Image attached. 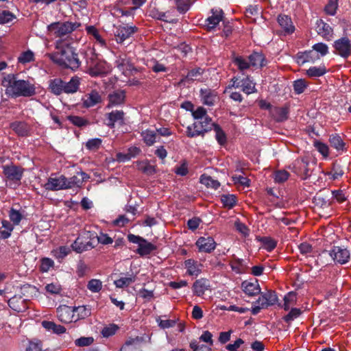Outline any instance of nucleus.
Listing matches in <instances>:
<instances>
[{"mask_svg":"<svg viewBox=\"0 0 351 351\" xmlns=\"http://www.w3.org/2000/svg\"><path fill=\"white\" fill-rule=\"evenodd\" d=\"M88 64L89 73L92 76H99L106 73V63L102 61L95 60L93 58L87 61Z\"/></svg>","mask_w":351,"mask_h":351,"instance_id":"23","label":"nucleus"},{"mask_svg":"<svg viewBox=\"0 0 351 351\" xmlns=\"http://www.w3.org/2000/svg\"><path fill=\"white\" fill-rule=\"evenodd\" d=\"M241 289L246 295L250 297L257 295L261 293V287L256 279H254L253 281H243L241 283Z\"/></svg>","mask_w":351,"mask_h":351,"instance_id":"18","label":"nucleus"},{"mask_svg":"<svg viewBox=\"0 0 351 351\" xmlns=\"http://www.w3.org/2000/svg\"><path fill=\"white\" fill-rule=\"evenodd\" d=\"M34 58V53L30 50H27L26 51L23 52L21 54V56L18 58V60L20 63L25 64L33 61Z\"/></svg>","mask_w":351,"mask_h":351,"instance_id":"62","label":"nucleus"},{"mask_svg":"<svg viewBox=\"0 0 351 351\" xmlns=\"http://www.w3.org/2000/svg\"><path fill=\"white\" fill-rule=\"evenodd\" d=\"M307 86L308 84L304 79H298L295 80L293 84L294 92L298 95L304 93Z\"/></svg>","mask_w":351,"mask_h":351,"instance_id":"52","label":"nucleus"},{"mask_svg":"<svg viewBox=\"0 0 351 351\" xmlns=\"http://www.w3.org/2000/svg\"><path fill=\"white\" fill-rule=\"evenodd\" d=\"M202 103L208 106H213L217 99V93L215 90L209 88H201L199 90Z\"/></svg>","mask_w":351,"mask_h":351,"instance_id":"24","label":"nucleus"},{"mask_svg":"<svg viewBox=\"0 0 351 351\" xmlns=\"http://www.w3.org/2000/svg\"><path fill=\"white\" fill-rule=\"evenodd\" d=\"M230 265L232 270L237 274H243L246 269L243 259L239 258H234L233 260L231 261Z\"/></svg>","mask_w":351,"mask_h":351,"instance_id":"42","label":"nucleus"},{"mask_svg":"<svg viewBox=\"0 0 351 351\" xmlns=\"http://www.w3.org/2000/svg\"><path fill=\"white\" fill-rule=\"evenodd\" d=\"M8 304L10 308L18 313L25 312L28 308L26 305V300H22L21 297L16 295L11 298Z\"/></svg>","mask_w":351,"mask_h":351,"instance_id":"26","label":"nucleus"},{"mask_svg":"<svg viewBox=\"0 0 351 351\" xmlns=\"http://www.w3.org/2000/svg\"><path fill=\"white\" fill-rule=\"evenodd\" d=\"M344 172L341 165L337 162L332 164V171L330 174L333 180H337L343 175Z\"/></svg>","mask_w":351,"mask_h":351,"instance_id":"63","label":"nucleus"},{"mask_svg":"<svg viewBox=\"0 0 351 351\" xmlns=\"http://www.w3.org/2000/svg\"><path fill=\"white\" fill-rule=\"evenodd\" d=\"M332 47L335 49L334 53L344 59H347L351 55V41L347 36L336 40Z\"/></svg>","mask_w":351,"mask_h":351,"instance_id":"6","label":"nucleus"},{"mask_svg":"<svg viewBox=\"0 0 351 351\" xmlns=\"http://www.w3.org/2000/svg\"><path fill=\"white\" fill-rule=\"evenodd\" d=\"M75 315V322L78 319H85L91 315V307L90 306H79L73 307Z\"/></svg>","mask_w":351,"mask_h":351,"instance_id":"39","label":"nucleus"},{"mask_svg":"<svg viewBox=\"0 0 351 351\" xmlns=\"http://www.w3.org/2000/svg\"><path fill=\"white\" fill-rule=\"evenodd\" d=\"M87 288L92 293H98L102 289V282L99 279H91L88 282Z\"/></svg>","mask_w":351,"mask_h":351,"instance_id":"54","label":"nucleus"},{"mask_svg":"<svg viewBox=\"0 0 351 351\" xmlns=\"http://www.w3.org/2000/svg\"><path fill=\"white\" fill-rule=\"evenodd\" d=\"M232 62L241 72H244L251 67L249 64L248 57L245 58L243 56L234 55L232 58Z\"/></svg>","mask_w":351,"mask_h":351,"instance_id":"30","label":"nucleus"},{"mask_svg":"<svg viewBox=\"0 0 351 351\" xmlns=\"http://www.w3.org/2000/svg\"><path fill=\"white\" fill-rule=\"evenodd\" d=\"M2 85L5 88V94L10 98L30 97L36 95V87L28 80L19 79L16 75L5 76Z\"/></svg>","mask_w":351,"mask_h":351,"instance_id":"2","label":"nucleus"},{"mask_svg":"<svg viewBox=\"0 0 351 351\" xmlns=\"http://www.w3.org/2000/svg\"><path fill=\"white\" fill-rule=\"evenodd\" d=\"M260 241L267 252H271L277 245V241L270 237H263L260 239Z\"/></svg>","mask_w":351,"mask_h":351,"instance_id":"47","label":"nucleus"},{"mask_svg":"<svg viewBox=\"0 0 351 351\" xmlns=\"http://www.w3.org/2000/svg\"><path fill=\"white\" fill-rule=\"evenodd\" d=\"M176 9L180 14L186 13L191 8V0H174Z\"/></svg>","mask_w":351,"mask_h":351,"instance_id":"50","label":"nucleus"},{"mask_svg":"<svg viewBox=\"0 0 351 351\" xmlns=\"http://www.w3.org/2000/svg\"><path fill=\"white\" fill-rule=\"evenodd\" d=\"M329 255L335 263L340 265L346 264L350 258V251L343 246H333L329 251Z\"/></svg>","mask_w":351,"mask_h":351,"instance_id":"8","label":"nucleus"},{"mask_svg":"<svg viewBox=\"0 0 351 351\" xmlns=\"http://www.w3.org/2000/svg\"><path fill=\"white\" fill-rule=\"evenodd\" d=\"M261 296L255 303L262 305L263 308L274 305L278 302V296L274 291L269 290L267 292L260 293Z\"/></svg>","mask_w":351,"mask_h":351,"instance_id":"15","label":"nucleus"},{"mask_svg":"<svg viewBox=\"0 0 351 351\" xmlns=\"http://www.w3.org/2000/svg\"><path fill=\"white\" fill-rule=\"evenodd\" d=\"M220 199L223 206L228 209L232 208L237 204V197L233 194L221 195Z\"/></svg>","mask_w":351,"mask_h":351,"instance_id":"43","label":"nucleus"},{"mask_svg":"<svg viewBox=\"0 0 351 351\" xmlns=\"http://www.w3.org/2000/svg\"><path fill=\"white\" fill-rule=\"evenodd\" d=\"M289 177V173L286 170H279L274 173V181L276 183H283Z\"/></svg>","mask_w":351,"mask_h":351,"instance_id":"59","label":"nucleus"},{"mask_svg":"<svg viewBox=\"0 0 351 351\" xmlns=\"http://www.w3.org/2000/svg\"><path fill=\"white\" fill-rule=\"evenodd\" d=\"M101 101V98L99 93L96 90H92L90 93L86 95V99H84V106L86 108H90L95 106Z\"/></svg>","mask_w":351,"mask_h":351,"instance_id":"33","label":"nucleus"},{"mask_svg":"<svg viewBox=\"0 0 351 351\" xmlns=\"http://www.w3.org/2000/svg\"><path fill=\"white\" fill-rule=\"evenodd\" d=\"M67 119L74 125L82 128L84 126H86L89 124L88 120L84 119L82 117L75 116V115H69L67 117Z\"/></svg>","mask_w":351,"mask_h":351,"instance_id":"49","label":"nucleus"},{"mask_svg":"<svg viewBox=\"0 0 351 351\" xmlns=\"http://www.w3.org/2000/svg\"><path fill=\"white\" fill-rule=\"evenodd\" d=\"M211 13L212 15L205 20V26L208 31L214 29L224 19V14L221 9H212Z\"/></svg>","mask_w":351,"mask_h":351,"instance_id":"13","label":"nucleus"},{"mask_svg":"<svg viewBox=\"0 0 351 351\" xmlns=\"http://www.w3.org/2000/svg\"><path fill=\"white\" fill-rule=\"evenodd\" d=\"M204 73V69L200 67L194 68L187 73V75L182 77L180 82H192L199 80Z\"/></svg>","mask_w":351,"mask_h":351,"instance_id":"32","label":"nucleus"},{"mask_svg":"<svg viewBox=\"0 0 351 351\" xmlns=\"http://www.w3.org/2000/svg\"><path fill=\"white\" fill-rule=\"evenodd\" d=\"M57 316L58 319L62 323L75 322V315L73 307L66 305L60 306L57 308Z\"/></svg>","mask_w":351,"mask_h":351,"instance_id":"12","label":"nucleus"},{"mask_svg":"<svg viewBox=\"0 0 351 351\" xmlns=\"http://www.w3.org/2000/svg\"><path fill=\"white\" fill-rule=\"evenodd\" d=\"M338 1L339 0H328L324 8V11L327 14L334 16L336 14L338 8Z\"/></svg>","mask_w":351,"mask_h":351,"instance_id":"57","label":"nucleus"},{"mask_svg":"<svg viewBox=\"0 0 351 351\" xmlns=\"http://www.w3.org/2000/svg\"><path fill=\"white\" fill-rule=\"evenodd\" d=\"M47 191H60L66 189V176L60 175L57 176L52 173L47 182L43 185Z\"/></svg>","mask_w":351,"mask_h":351,"instance_id":"9","label":"nucleus"},{"mask_svg":"<svg viewBox=\"0 0 351 351\" xmlns=\"http://www.w3.org/2000/svg\"><path fill=\"white\" fill-rule=\"evenodd\" d=\"M42 326L49 331H52L53 333L57 335H61L66 332V328L62 325H58L53 322L51 321H43Z\"/></svg>","mask_w":351,"mask_h":351,"instance_id":"36","label":"nucleus"},{"mask_svg":"<svg viewBox=\"0 0 351 351\" xmlns=\"http://www.w3.org/2000/svg\"><path fill=\"white\" fill-rule=\"evenodd\" d=\"M241 88L244 93L250 95L257 92L255 83L253 82L250 76H247L245 78L241 80Z\"/></svg>","mask_w":351,"mask_h":351,"instance_id":"35","label":"nucleus"},{"mask_svg":"<svg viewBox=\"0 0 351 351\" xmlns=\"http://www.w3.org/2000/svg\"><path fill=\"white\" fill-rule=\"evenodd\" d=\"M16 16L10 11L3 10L0 12V24L8 23L15 19Z\"/></svg>","mask_w":351,"mask_h":351,"instance_id":"58","label":"nucleus"},{"mask_svg":"<svg viewBox=\"0 0 351 351\" xmlns=\"http://www.w3.org/2000/svg\"><path fill=\"white\" fill-rule=\"evenodd\" d=\"M64 81L61 78H54L49 81V89L55 95H60L64 93Z\"/></svg>","mask_w":351,"mask_h":351,"instance_id":"29","label":"nucleus"},{"mask_svg":"<svg viewBox=\"0 0 351 351\" xmlns=\"http://www.w3.org/2000/svg\"><path fill=\"white\" fill-rule=\"evenodd\" d=\"M53 266L54 262L49 258H43L40 260V270L42 272H47Z\"/></svg>","mask_w":351,"mask_h":351,"instance_id":"60","label":"nucleus"},{"mask_svg":"<svg viewBox=\"0 0 351 351\" xmlns=\"http://www.w3.org/2000/svg\"><path fill=\"white\" fill-rule=\"evenodd\" d=\"M247 57L250 66L255 69H262L267 64V60L262 52L254 51Z\"/></svg>","mask_w":351,"mask_h":351,"instance_id":"17","label":"nucleus"},{"mask_svg":"<svg viewBox=\"0 0 351 351\" xmlns=\"http://www.w3.org/2000/svg\"><path fill=\"white\" fill-rule=\"evenodd\" d=\"M144 143L147 146H152L156 142V134L154 131L146 130L141 134Z\"/></svg>","mask_w":351,"mask_h":351,"instance_id":"48","label":"nucleus"},{"mask_svg":"<svg viewBox=\"0 0 351 351\" xmlns=\"http://www.w3.org/2000/svg\"><path fill=\"white\" fill-rule=\"evenodd\" d=\"M195 245L199 252L210 253L215 249L217 243L211 237H201L197 240Z\"/></svg>","mask_w":351,"mask_h":351,"instance_id":"14","label":"nucleus"},{"mask_svg":"<svg viewBox=\"0 0 351 351\" xmlns=\"http://www.w3.org/2000/svg\"><path fill=\"white\" fill-rule=\"evenodd\" d=\"M302 313V311L300 308H291L288 314L282 317V319L284 322L289 324L291 322L298 318Z\"/></svg>","mask_w":351,"mask_h":351,"instance_id":"46","label":"nucleus"},{"mask_svg":"<svg viewBox=\"0 0 351 351\" xmlns=\"http://www.w3.org/2000/svg\"><path fill=\"white\" fill-rule=\"evenodd\" d=\"M108 104L107 108H110L114 106H120L125 103V91L123 90H117L108 95Z\"/></svg>","mask_w":351,"mask_h":351,"instance_id":"22","label":"nucleus"},{"mask_svg":"<svg viewBox=\"0 0 351 351\" xmlns=\"http://www.w3.org/2000/svg\"><path fill=\"white\" fill-rule=\"evenodd\" d=\"M330 146L335 148L337 152H346V143L338 134H332L329 137Z\"/></svg>","mask_w":351,"mask_h":351,"instance_id":"31","label":"nucleus"},{"mask_svg":"<svg viewBox=\"0 0 351 351\" xmlns=\"http://www.w3.org/2000/svg\"><path fill=\"white\" fill-rule=\"evenodd\" d=\"M315 25L317 34L326 40H330L332 37L333 29L330 25L325 23L321 19L317 20Z\"/></svg>","mask_w":351,"mask_h":351,"instance_id":"20","label":"nucleus"},{"mask_svg":"<svg viewBox=\"0 0 351 351\" xmlns=\"http://www.w3.org/2000/svg\"><path fill=\"white\" fill-rule=\"evenodd\" d=\"M10 128L21 136H27L29 133L27 124L23 121H14L11 123Z\"/></svg>","mask_w":351,"mask_h":351,"instance_id":"38","label":"nucleus"},{"mask_svg":"<svg viewBox=\"0 0 351 351\" xmlns=\"http://www.w3.org/2000/svg\"><path fill=\"white\" fill-rule=\"evenodd\" d=\"M277 21L285 33L290 34L295 31V27L293 24L292 20L288 15L279 14Z\"/></svg>","mask_w":351,"mask_h":351,"instance_id":"27","label":"nucleus"},{"mask_svg":"<svg viewBox=\"0 0 351 351\" xmlns=\"http://www.w3.org/2000/svg\"><path fill=\"white\" fill-rule=\"evenodd\" d=\"M289 106L285 105L282 107H274L271 109L270 115L276 122H284L289 118Z\"/></svg>","mask_w":351,"mask_h":351,"instance_id":"21","label":"nucleus"},{"mask_svg":"<svg viewBox=\"0 0 351 351\" xmlns=\"http://www.w3.org/2000/svg\"><path fill=\"white\" fill-rule=\"evenodd\" d=\"M184 267L186 269V273L189 276H197L202 271V265L194 259L189 258L184 261Z\"/></svg>","mask_w":351,"mask_h":351,"instance_id":"28","label":"nucleus"},{"mask_svg":"<svg viewBox=\"0 0 351 351\" xmlns=\"http://www.w3.org/2000/svg\"><path fill=\"white\" fill-rule=\"evenodd\" d=\"M135 280L136 276L133 273H128L125 277H121L120 278L115 280L114 284L117 288H124L128 287L132 282H134Z\"/></svg>","mask_w":351,"mask_h":351,"instance_id":"37","label":"nucleus"},{"mask_svg":"<svg viewBox=\"0 0 351 351\" xmlns=\"http://www.w3.org/2000/svg\"><path fill=\"white\" fill-rule=\"evenodd\" d=\"M9 217L13 225H19L23 219V215L19 210L12 208L9 212Z\"/></svg>","mask_w":351,"mask_h":351,"instance_id":"56","label":"nucleus"},{"mask_svg":"<svg viewBox=\"0 0 351 351\" xmlns=\"http://www.w3.org/2000/svg\"><path fill=\"white\" fill-rule=\"evenodd\" d=\"M3 173L5 178L15 183L20 184L23 176L25 169L21 167L14 165H3Z\"/></svg>","mask_w":351,"mask_h":351,"instance_id":"7","label":"nucleus"},{"mask_svg":"<svg viewBox=\"0 0 351 351\" xmlns=\"http://www.w3.org/2000/svg\"><path fill=\"white\" fill-rule=\"evenodd\" d=\"M213 130L215 132V138L221 146H224L227 143V136L221 126L218 124L213 125Z\"/></svg>","mask_w":351,"mask_h":351,"instance_id":"41","label":"nucleus"},{"mask_svg":"<svg viewBox=\"0 0 351 351\" xmlns=\"http://www.w3.org/2000/svg\"><path fill=\"white\" fill-rule=\"evenodd\" d=\"M80 79L77 77H73L69 82H64V93L73 94L79 89Z\"/></svg>","mask_w":351,"mask_h":351,"instance_id":"34","label":"nucleus"},{"mask_svg":"<svg viewBox=\"0 0 351 351\" xmlns=\"http://www.w3.org/2000/svg\"><path fill=\"white\" fill-rule=\"evenodd\" d=\"M57 51L47 53V56L55 64L63 69L77 71L81 66V60L76 48L66 44L56 47Z\"/></svg>","mask_w":351,"mask_h":351,"instance_id":"1","label":"nucleus"},{"mask_svg":"<svg viewBox=\"0 0 351 351\" xmlns=\"http://www.w3.org/2000/svg\"><path fill=\"white\" fill-rule=\"evenodd\" d=\"M327 69L325 65L322 64L319 66H311L306 71V75L309 77H319L325 75Z\"/></svg>","mask_w":351,"mask_h":351,"instance_id":"40","label":"nucleus"},{"mask_svg":"<svg viewBox=\"0 0 351 351\" xmlns=\"http://www.w3.org/2000/svg\"><path fill=\"white\" fill-rule=\"evenodd\" d=\"M189 346L193 351H212V348L210 346L204 344L199 345L195 339L191 341Z\"/></svg>","mask_w":351,"mask_h":351,"instance_id":"64","label":"nucleus"},{"mask_svg":"<svg viewBox=\"0 0 351 351\" xmlns=\"http://www.w3.org/2000/svg\"><path fill=\"white\" fill-rule=\"evenodd\" d=\"M124 115L125 113L123 110H118L107 113L106 115L108 120L106 125L110 128H114L116 122H118L120 125L124 124Z\"/></svg>","mask_w":351,"mask_h":351,"instance_id":"25","label":"nucleus"},{"mask_svg":"<svg viewBox=\"0 0 351 351\" xmlns=\"http://www.w3.org/2000/svg\"><path fill=\"white\" fill-rule=\"evenodd\" d=\"M127 238L130 243L138 244V248L136 252L141 256L149 255L157 249L156 245L149 242L147 239L141 236L130 233L128 234Z\"/></svg>","mask_w":351,"mask_h":351,"instance_id":"4","label":"nucleus"},{"mask_svg":"<svg viewBox=\"0 0 351 351\" xmlns=\"http://www.w3.org/2000/svg\"><path fill=\"white\" fill-rule=\"evenodd\" d=\"M308 165V160L306 158H298L293 162L291 169L302 180H306L311 176Z\"/></svg>","mask_w":351,"mask_h":351,"instance_id":"10","label":"nucleus"},{"mask_svg":"<svg viewBox=\"0 0 351 351\" xmlns=\"http://www.w3.org/2000/svg\"><path fill=\"white\" fill-rule=\"evenodd\" d=\"M210 280L205 278H201L193 282L192 290L195 295L202 297L206 291L210 290Z\"/></svg>","mask_w":351,"mask_h":351,"instance_id":"16","label":"nucleus"},{"mask_svg":"<svg viewBox=\"0 0 351 351\" xmlns=\"http://www.w3.org/2000/svg\"><path fill=\"white\" fill-rule=\"evenodd\" d=\"M89 178L90 176L83 171L78 172L77 176H73L69 178L66 177V189L81 187L83 182Z\"/></svg>","mask_w":351,"mask_h":351,"instance_id":"19","label":"nucleus"},{"mask_svg":"<svg viewBox=\"0 0 351 351\" xmlns=\"http://www.w3.org/2000/svg\"><path fill=\"white\" fill-rule=\"evenodd\" d=\"M85 234L86 235V241L84 244V247H83V248H78V253H82L83 252L92 250L95 247V242L93 241V239L95 237H93L92 238L93 234H90V232H88Z\"/></svg>","mask_w":351,"mask_h":351,"instance_id":"55","label":"nucleus"},{"mask_svg":"<svg viewBox=\"0 0 351 351\" xmlns=\"http://www.w3.org/2000/svg\"><path fill=\"white\" fill-rule=\"evenodd\" d=\"M113 34L114 39L118 44L129 45L134 40V35L138 32V28L136 25L121 24L114 26Z\"/></svg>","mask_w":351,"mask_h":351,"instance_id":"3","label":"nucleus"},{"mask_svg":"<svg viewBox=\"0 0 351 351\" xmlns=\"http://www.w3.org/2000/svg\"><path fill=\"white\" fill-rule=\"evenodd\" d=\"M311 50L317 53L319 57H324L328 53V47L324 43L313 45Z\"/></svg>","mask_w":351,"mask_h":351,"instance_id":"51","label":"nucleus"},{"mask_svg":"<svg viewBox=\"0 0 351 351\" xmlns=\"http://www.w3.org/2000/svg\"><path fill=\"white\" fill-rule=\"evenodd\" d=\"M200 182L207 187L215 190L220 186L219 182L217 180H214L211 176H209L202 175L200 178Z\"/></svg>","mask_w":351,"mask_h":351,"instance_id":"45","label":"nucleus"},{"mask_svg":"<svg viewBox=\"0 0 351 351\" xmlns=\"http://www.w3.org/2000/svg\"><path fill=\"white\" fill-rule=\"evenodd\" d=\"M314 146L316 149L324 156L327 157L329 154V148L328 145L322 142L319 141H315L314 142Z\"/></svg>","mask_w":351,"mask_h":351,"instance_id":"61","label":"nucleus"},{"mask_svg":"<svg viewBox=\"0 0 351 351\" xmlns=\"http://www.w3.org/2000/svg\"><path fill=\"white\" fill-rule=\"evenodd\" d=\"M80 26L79 23L66 21L64 23L56 22L48 25V30L53 32L56 37H62L71 33Z\"/></svg>","mask_w":351,"mask_h":351,"instance_id":"5","label":"nucleus"},{"mask_svg":"<svg viewBox=\"0 0 351 351\" xmlns=\"http://www.w3.org/2000/svg\"><path fill=\"white\" fill-rule=\"evenodd\" d=\"M294 59L298 65H303L308 62L315 63L320 59V57L313 50H306L298 52L294 56Z\"/></svg>","mask_w":351,"mask_h":351,"instance_id":"11","label":"nucleus"},{"mask_svg":"<svg viewBox=\"0 0 351 351\" xmlns=\"http://www.w3.org/2000/svg\"><path fill=\"white\" fill-rule=\"evenodd\" d=\"M137 167L138 170L148 176L153 175L156 173L155 167L151 165L147 160L138 161Z\"/></svg>","mask_w":351,"mask_h":351,"instance_id":"44","label":"nucleus"},{"mask_svg":"<svg viewBox=\"0 0 351 351\" xmlns=\"http://www.w3.org/2000/svg\"><path fill=\"white\" fill-rule=\"evenodd\" d=\"M86 32L88 34L93 36L94 38L101 44V46L106 45V41L104 39L102 38L101 35L99 34L98 30L97 28L94 26H88L86 28Z\"/></svg>","mask_w":351,"mask_h":351,"instance_id":"53","label":"nucleus"}]
</instances>
